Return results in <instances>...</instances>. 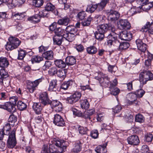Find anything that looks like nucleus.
<instances>
[{
    "mask_svg": "<svg viewBox=\"0 0 153 153\" xmlns=\"http://www.w3.org/2000/svg\"><path fill=\"white\" fill-rule=\"evenodd\" d=\"M65 145L64 140L53 138L49 143V150L50 153H62L66 150L67 146Z\"/></svg>",
    "mask_w": 153,
    "mask_h": 153,
    "instance_id": "f257e3e1",
    "label": "nucleus"
},
{
    "mask_svg": "<svg viewBox=\"0 0 153 153\" xmlns=\"http://www.w3.org/2000/svg\"><path fill=\"white\" fill-rule=\"evenodd\" d=\"M20 43L21 41L18 38L13 36L10 37L6 45V48L8 51L12 50L17 48Z\"/></svg>",
    "mask_w": 153,
    "mask_h": 153,
    "instance_id": "f03ea898",
    "label": "nucleus"
},
{
    "mask_svg": "<svg viewBox=\"0 0 153 153\" xmlns=\"http://www.w3.org/2000/svg\"><path fill=\"white\" fill-rule=\"evenodd\" d=\"M153 79V74L151 72L144 71L141 72L139 75V80L141 84L143 85L147 81Z\"/></svg>",
    "mask_w": 153,
    "mask_h": 153,
    "instance_id": "7ed1b4c3",
    "label": "nucleus"
},
{
    "mask_svg": "<svg viewBox=\"0 0 153 153\" xmlns=\"http://www.w3.org/2000/svg\"><path fill=\"white\" fill-rule=\"evenodd\" d=\"M7 144L8 147L10 148H13L16 146V141L15 129H14L10 134L7 140Z\"/></svg>",
    "mask_w": 153,
    "mask_h": 153,
    "instance_id": "20e7f679",
    "label": "nucleus"
},
{
    "mask_svg": "<svg viewBox=\"0 0 153 153\" xmlns=\"http://www.w3.org/2000/svg\"><path fill=\"white\" fill-rule=\"evenodd\" d=\"M42 78L37 79L33 82L30 81H27V88L29 90L30 93H32L35 90L36 88L37 87L39 83L42 82Z\"/></svg>",
    "mask_w": 153,
    "mask_h": 153,
    "instance_id": "39448f33",
    "label": "nucleus"
},
{
    "mask_svg": "<svg viewBox=\"0 0 153 153\" xmlns=\"http://www.w3.org/2000/svg\"><path fill=\"white\" fill-rule=\"evenodd\" d=\"M99 76L97 79L102 87H106L109 86V79L107 76H102V73L101 72H98Z\"/></svg>",
    "mask_w": 153,
    "mask_h": 153,
    "instance_id": "423d86ee",
    "label": "nucleus"
},
{
    "mask_svg": "<svg viewBox=\"0 0 153 153\" xmlns=\"http://www.w3.org/2000/svg\"><path fill=\"white\" fill-rule=\"evenodd\" d=\"M39 100L40 103L44 106L50 104L51 102V101L48 97V94L45 92L40 93Z\"/></svg>",
    "mask_w": 153,
    "mask_h": 153,
    "instance_id": "0eeeda50",
    "label": "nucleus"
},
{
    "mask_svg": "<svg viewBox=\"0 0 153 153\" xmlns=\"http://www.w3.org/2000/svg\"><path fill=\"white\" fill-rule=\"evenodd\" d=\"M113 29V26L111 25H101L97 27V32L104 34L108 30H112Z\"/></svg>",
    "mask_w": 153,
    "mask_h": 153,
    "instance_id": "6e6552de",
    "label": "nucleus"
},
{
    "mask_svg": "<svg viewBox=\"0 0 153 153\" xmlns=\"http://www.w3.org/2000/svg\"><path fill=\"white\" fill-rule=\"evenodd\" d=\"M107 14L108 19L111 21H115L120 17V14L119 13L114 10H111Z\"/></svg>",
    "mask_w": 153,
    "mask_h": 153,
    "instance_id": "1a4fd4ad",
    "label": "nucleus"
},
{
    "mask_svg": "<svg viewBox=\"0 0 153 153\" xmlns=\"http://www.w3.org/2000/svg\"><path fill=\"white\" fill-rule=\"evenodd\" d=\"M53 123L58 126H63L65 125L64 120L59 114H56L54 115Z\"/></svg>",
    "mask_w": 153,
    "mask_h": 153,
    "instance_id": "9d476101",
    "label": "nucleus"
},
{
    "mask_svg": "<svg viewBox=\"0 0 153 153\" xmlns=\"http://www.w3.org/2000/svg\"><path fill=\"white\" fill-rule=\"evenodd\" d=\"M118 26L120 29H128L131 27L130 23L126 19L120 20L118 23Z\"/></svg>",
    "mask_w": 153,
    "mask_h": 153,
    "instance_id": "9b49d317",
    "label": "nucleus"
},
{
    "mask_svg": "<svg viewBox=\"0 0 153 153\" xmlns=\"http://www.w3.org/2000/svg\"><path fill=\"white\" fill-rule=\"evenodd\" d=\"M141 31L142 32H146L148 31L149 33L153 34V21L150 23L147 22L146 25L141 28Z\"/></svg>",
    "mask_w": 153,
    "mask_h": 153,
    "instance_id": "f8f14e48",
    "label": "nucleus"
},
{
    "mask_svg": "<svg viewBox=\"0 0 153 153\" xmlns=\"http://www.w3.org/2000/svg\"><path fill=\"white\" fill-rule=\"evenodd\" d=\"M127 141L128 144L133 146L137 145L140 143L139 138L136 135H131L128 137Z\"/></svg>",
    "mask_w": 153,
    "mask_h": 153,
    "instance_id": "ddd939ff",
    "label": "nucleus"
},
{
    "mask_svg": "<svg viewBox=\"0 0 153 153\" xmlns=\"http://www.w3.org/2000/svg\"><path fill=\"white\" fill-rule=\"evenodd\" d=\"M15 106L10 102H7L3 105H0V108H3L11 113L15 112L16 108Z\"/></svg>",
    "mask_w": 153,
    "mask_h": 153,
    "instance_id": "4468645a",
    "label": "nucleus"
},
{
    "mask_svg": "<svg viewBox=\"0 0 153 153\" xmlns=\"http://www.w3.org/2000/svg\"><path fill=\"white\" fill-rule=\"evenodd\" d=\"M120 37L122 40H130L132 38V34L126 31H122L120 33Z\"/></svg>",
    "mask_w": 153,
    "mask_h": 153,
    "instance_id": "2eb2a0df",
    "label": "nucleus"
},
{
    "mask_svg": "<svg viewBox=\"0 0 153 153\" xmlns=\"http://www.w3.org/2000/svg\"><path fill=\"white\" fill-rule=\"evenodd\" d=\"M53 109L57 112H59L62 110V106L61 103L57 100L51 101V103Z\"/></svg>",
    "mask_w": 153,
    "mask_h": 153,
    "instance_id": "dca6fc26",
    "label": "nucleus"
},
{
    "mask_svg": "<svg viewBox=\"0 0 153 153\" xmlns=\"http://www.w3.org/2000/svg\"><path fill=\"white\" fill-rule=\"evenodd\" d=\"M138 49L142 52H145L146 50V45L143 43L139 39H137L136 41Z\"/></svg>",
    "mask_w": 153,
    "mask_h": 153,
    "instance_id": "f3484780",
    "label": "nucleus"
},
{
    "mask_svg": "<svg viewBox=\"0 0 153 153\" xmlns=\"http://www.w3.org/2000/svg\"><path fill=\"white\" fill-rule=\"evenodd\" d=\"M41 103H34L33 105V108L36 113L37 114H40L43 107V106L41 105Z\"/></svg>",
    "mask_w": 153,
    "mask_h": 153,
    "instance_id": "a211bd4d",
    "label": "nucleus"
},
{
    "mask_svg": "<svg viewBox=\"0 0 153 153\" xmlns=\"http://www.w3.org/2000/svg\"><path fill=\"white\" fill-rule=\"evenodd\" d=\"M65 61L66 65H73L76 62L75 57L72 56H69L66 57Z\"/></svg>",
    "mask_w": 153,
    "mask_h": 153,
    "instance_id": "6ab92c4d",
    "label": "nucleus"
},
{
    "mask_svg": "<svg viewBox=\"0 0 153 153\" xmlns=\"http://www.w3.org/2000/svg\"><path fill=\"white\" fill-rule=\"evenodd\" d=\"M76 34L66 33L63 34V37L69 42H72L74 40Z\"/></svg>",
    "mask_w": 153,
    "mask_h": 153,
    "instance_id": "aec40b11",
    "label": "nucleus"
},
{
    "mask_svg": "<svg viewBox=\"0 0 153 153\" xmlns=\"http://www.w3.org/2000/svg\"><path fill=\"white\" fill-rule=\"evenodd\" d=\"M82 142L80 141H78L74 144V147L72 149V152L74 153L79 152L81 149Z\"/></svg>",
    "mask_w": 153,
    "mask_h": 153,
    "instance_id": "412c9836",
    "label": "nucleus"
},
{
    "mask_svg": "<svg viewBox=\"0 0 153 153\" xmlns=\"http://www.w3.org/2000/svg\"><path fill=\"white\" fill-rule=\"evenodd\" d=\"M9 65L8 60L6 57L0 58V67L3 68H6Z\"/></svg>",
    "mask_w": 153,
    "mask_h": 153,
    "instance_id": "4be33fe9",
    "label": "nucleus"
},
{
    "mask_svg": "<svg viewBox=\"0 0 153 153\" xmlns=\"http://www.w3.org/2000/svg\"><path fill=\"white\" fill-rule=\"evenodd\" d=\"M43 57L45 59L51 60L53 57V53L52 51H49L43 53Z\"/></svg>",
    "mask_w": 153,
    "mask_h": 153,
    "instance_id": "5701e85b",
    "label": "nucleus"
},
{
    "mask_svg": "<svg viewBox=\"0 0 153 153\" xmlns=\"http://www.w3.org/2000/svg\"><path fill=\"white\" fill-rule=\"evenodd\" d=\"M0 75L1 76L0 78V82L2 84L4 81V79L8 76V73L4 69H2L0 71Z\"/></svg>",
    "mask_w": 153,
    "mask_h": 153,
    "instance_id": "b1692460",
    "label": "nucleus"
},
{
    "mask_svg": "<svg viewBox=\"0 0 153 153\" xmlns=\"http://www.w3.org/2000/svg\"><path fill=\"white\" fill-rule=\"evenodd\" d=\"M54 63L56 66L59 68H65L66 65V63L61 59L56 60Z\"/></svg>",
    "mask_w": 153,
    "mask_h": 153,
    "instance_id": "393cba45",
    "label": "nucleus"
},
{
    "mask_svg": "<svg viewBox=\"0 0 153 153\" xmlns=\"http://www.w3.org/2000/svg\"><path fill=\"white\" fill-rule=\"evenodd\" d=\"M57 80L56 79H53L50 82L48 90L50 91H55L57 86Z\"/></svg>",
    "mask_w": 153,
    "mask_h": 153,
    "instance_id": "a878e982",
    "label": "nucleus"
},
{
    "mask_svg": "<svg viewBox=\"0 0 153 153\" xmlns=\"http://www.w3.org/2000/svg\"><path fill=\"white\" fill-rule=\"evenodd\" d=\"M77 30L74 26H68L67 27L65 31L67 33L76 34Z\"/></svg>",
    "mask_w": 153,
    "mask_h": 153,
    "instance_id": "bb28decb",
    "label": "nucleus"
},
{
    "mask_svg": "<svg viewBox=\"0 0 153 153\" xmlns=\"http://www.w3.org/2000/svg\"><path fill=\"white\" fill-rule=\"evenodd\" d=\"M80 103L81 107L82 109H87L89 107V104L87 99L81 100Z\"/></svg>",
    "mask_w": 153,
    "mask_h": 153,
    "instance_id": "cd10ccee",
    "label": "nucleus"
},
{
    "mask_svg": "<svg viewBox=\"0 0 153 153\" xmlns=\"http://www.w3.org/2000/svg\"><path fill=\"white\" fill-rule=\"evenodd\" d=\"M62 36L55 35L53 38L54 44L58 45H61L62 42Z\"/></svg>",
    "mask_w": 153,
    "mask_h": 153,
    "instance_id": "c85d7f7f",
    "label": "nucleus"
},
{
    "mask_svg": "<svg viewBox=\"0 0 153 153\" xmlns=\"http://www.w3.org/2000/svg\"><path fill=\"white\" fill-rule=\"evenodd\" d=\"M108 45L109 46H113L118 47L120 45V42L118 40H112L108 39L107 41Z\"/></svg>",
    "mask_w": 153,
    "mask_h": 153,
    "instance_id": "c756f323",
    "label": "nucleus"
},
{
    "mask_svg": "<svg viewBox=\"0 0 153 153\" xmlns=\"http://www.w3.org/2000/svg\"><path fill=\"white\" fill-rule=\"evenodd\" d=\"M113 86H109L111 93V94L114 95H117L119 94L120 90L118 88L113 87Z\"/></svg>",
    "mask_w": 153,
    "mask_h": 153,
    "instance_id": "7c9ffc66",
    "label": "nucleus"
},
{
    "mask_svg": "<svg viewBox=\"0 0 153 153\" xmlns=\"http://www.w3.org/2000/svg\"><path fill=\"white\" fill-rule=\"evenodd\" d=\"M113 28L114 29L112 31H113L114 29V28L113 27ZM117 34H116L115 32L112 31L110 33H109L108 35L107 38L108 39H110L111 40H117Z\"/></svg>",
    "mask_w": 153,
    "mask_h": 153,
    "instance_id": "2f4dec72",
    "label": "nucleus"
},
{
    "mask_svg": "<svg viewBox=\"0 0 153 153\" xmlns=\"http://www.w3.org/2000/svg\"><path fill=\"white\" fill-rule=\"evenodd\" d=\"M69 22V19L68 17H66L59 20L58 23L59 25H67L68 24Z\"/></svg>",
    "mask_w": 153,
    "mask_h": 153,
    "instance_id": "473e14b6",
    "label": "nucleus"
},
{
    "mask_svg": "<svg viewBox=\"0 0 153 153\" xmlns=\"http://www.w3.org/2000/svg\"><path fill=\"white\" fill-rule=\"evenodd\" d=\"M72 84L73 82L72 81H69L67 82H64L62 84L61 86V88L65 90H66Z\"/></svg>",
    "mask_w": 153,
    "mask_h": 153,
    "instance_id": "72a5a7b5",
    "label": "nucleus"
},
{
    "mask_svg": "<svg viewBox=\"0 0 153 153\" xmlns=\"http://www.w3.org/2000/svg\"><path fill=\"white\" fill-rule=\"evenodd\" d=\"M17 106L18 108L21 111L24 110L27 107V105L25 103L21 101H19L18 102Z\"/></svg>",
    "mask_w": 153,
    "mask_h": 153,
    "instance_id": "f704fd0d",
    "label": "nucleus"
},
{
    "mask_svg": "<svg viewBox=\"0 0 153 153\" xmlns=\"http://www.w3.org/2000/svg\"><path fill=\"white\" fill-rule=\"evenodd\" d=\"M32 3L35 7H39L43 5L44 1L43 0H33Z\"/></svg>",
    "mask_w": 153,
    "mask_h": 153,
    "instance_id": "c9c22d12",
    "label": "nucleus"
},
{
    "mask_svg": "<svg viewBox=\"0 0 153 153\" xmlns=\"http://www.w3.org/2000/svg\"><path fill=\"white\" fill-rule=\"evenodd\" d=\"M17 118L14 115H11L8 119V121L11 126H14L15 123L16 122Z\"/></svg>",
    "mask_w": 153,
    "mask_h": 153,
    "instance_id": "e433bc0d",
    "label": "nucleus"
},
{
    "mask_svg": "<svg viewBox=\"0 0 153 153\" xmlns=\"http://www.w3.org/2000/svg\"><path fill=\"white\" fill-rule=\"evenodd\" d=\"M106 149L105 146H99L96 148V152L97 153H105Z\"/></svg>",
    "mask_w": 153,
    "mask_h": 153,
    "instance_id": "4c0bfd02",
    "label": "nucleus"
},
{
    "mask_svg": "<svg viewBox=\"0 0 153 153\" xmlns=\"http://www.w3.org/2000/svg\"><path fill=\"white\" fill-rule=\"evenodd\" d=\"M55 8V6L51 3H48L45 6V9L48 12L52 11Z\"/></svg>",
    "mask_w": 153,
    "mask_h": 153,
    "instance_id": "58836bf2",
    "label": "nucleus"
},
{
    "mask_svg": "<svg viewBox=\"0 0 153 153\" xmlns=\"http://www.w3.org/2000/svg\"><path fill=\"white\" fill-rule=\"evenodd\" d=\"M130 45L128 42L120 43V45L118 47H119V49L121 50L126 49Z\"/></svg>",
    "mask_w": 153,
    "mask_h": 153,
    "instance_id": "ea45409f",
    "label": "nucleus"
},
{
    "mask_svg": "<svg viewBox=\"0 0 153 153\" xmlns=\"http://www.w3.org/2000/svg\"><path fill=\"white\" fill-rule=\"evenodd\" d=\"M10 125H11L10 124L7 123L2 129L4 132L5 131L6 135H8L10 134L9 131L11 129Z\"/></svg>",
    "mask_w": 153,
    "mask_h": 153,
    "instance_id": "a19ab883",
    "label": "nucleus"
},
{
    "mask_svg": "<svg viewBox=\"0 0 153 153\" xmlns=\"http://www.w3.org/2000/svg\"><path fill=\"white\" fill-rule=\"evenodd\" d=\"M65 32V30L64 29H62L61 27H57L56 29L55 33L56 35L63 36V33Z\"/></svg>",
    "mask_w": 153,
    "mask_h": 153,
    "instance_id": "79ce46f5",
    "label": "nucleus"
},
{
    "mask_svg": "<svg viewBox=\"0 0 153 153\" xmlns=\"http://www.w3.org/2000/svg\"><path fill=\"white\" fill-rule=\"evenodd\" d=\"M135 121L139 123H143L144 121V118L141 114H138L136 115Z\"/></svg>",
    "mask_w": 153,
    "mask_h": 153,
    "instance_id": "37998d69",
    "label": "nucleus"
},
{
    "mask_svg": "<svg viewBox=\"0 0 153 153\" xmlns=\"http://www.w3.org/2000/svg\"><path fill=\"white\" fill-rule=\"evenodd\" d=\"M57 76L62 79H64L66 76V73L64 70H59L56 74Z\"/></svg>",
    "mask_w": 153,
    "mask_h": 153,
    "instance_id": "c03bdc74",
    "label": "nucleus"
},
{
    "mask_svg": "<svg viewBox=\"0 0 153 153\" xmlns=\"http://www.w3.org/2000/svg\"><path fill=\"white\" fill-rule=\"evenodd\" d=\"M153 6V2H151L150 3H146V4H144L143 5L141 6V8L143 9H145V10H149Z\"/></svg>",
    "mask_w": 153,
    "mask_h": 153,
    "instance_id": "a18cd8bd",
    "label": "nucleus"
},
{
    "mask_svg": "<svg viewBox=\"0 0 153 153\" xmlns=\"http://www.w3.org/2000/svg\"><path fill=\"white\" fill-rule=\"evenodd\" d=\"M78 130L79 134H87L88 129L87 128L84 127L82 126H79L78 127Z\"/></svg>",
    "mask_w": 153,
    "mask_h": 153,
    "instance_id": "49530a36",
    "label": "nucleus"
},
{
    "mask_svg": "<svg viewBox=\"0 0 153 153\" xmlns=\"http://www.w3.org/2000/svg\"><path fill=\"white\" fill-rule=\"evenodd\" d=\"M87 15L85 11H81L79 12L77 15V18L79 20H82L84 19Z\"/></svg>",
    "mask_w": 153,
    "mask_h": 153,
    "instance_id": "de8ad7c7",
    "label": "nucleus"
},
{
    "mask_svg": "<svg viewBox=\"0 0 153 153\" xmlns=\"http://www.w3.org/2000/svg\"><path fill=\"white\" fill-rule=\"evenodd\" d=\"M59 1L62 5V7H63L65 10H66L69 8V6L67 4V0H59Z\"/></svg>",
    "mask_w": 153,
    "mask_h": 153,
    "instance_id": "09e8293b",
    "label": "nucleus"
},
{
    "mask_svg": "<svg viewBox=\"0 0 153 153\" xmlns=\"http://www.w3.org/2000/svg\"><path fill=\"white\" fill-rule=\"evenodd\" d=\"M48 12L45 9L40 11L39 13V16L42 17H48Z\"/></svg>",
    "mask_w": 153,
    "mask_h": 153,
    "instance_id": "8fccbe9b",
    "label": "nucleus"
},
{
    "mask_svg": "<svg viewBox=\"0 0 153 153\" xmlns=\"http://www.w3.org/2000/svg\"><path fill=\"white\" fill-rule=\"evenodd\" d=\"M13 17H15L18 20H21L23 19L25 16V15L23 13H17L14 14H13Z\"/></svg>",
    "mask_w": 153,
    "mask_h": 153,
    "instance_id": "3c124183",
    "label": "nucleus"
},
{
    "mask_svg": "<svg viewBox=\"0 0 153 153\" xmlns=\"http://www.w3.org/2000/svg\"><path fill=\"white\" fill-rule=\"evenodd\" d=\"M125 119L126 121L129 123L133 122L134 118L133 116L131 114L127 113L125 115Z\"/></svg>",
    "mask_w": 153,
    "mask_h": 153,
    "instance_id": "603ef678",
    "label": "nucleus"
},
{
    "mask_svg": "<svg viewBox=\"0 0 153 153\" xmlns=\"http://www.w3.org/2000/svg\"><path fill=\"white\" fill-rule=\"evenodd\" d=\"M26 52L25 51L21 50L19 51L18 57V59H22L26 55Z\"/></svg>",
    "mask_w": 153,
    "mask_h": 153,
    "instance_id": "864d4df0",
    "label": "nucleus"
},
{
    "mask_svg": "<svg viewBox=\"0 0 153 153\" xmlns=\"http://www.w3.org/2000/svg\"><path fill=\"white\" fill-rule=\"evenodd\" d=\"M87 51L88 53L89 54H94L96 53V48L94 46H91L87 48Z\"/></svg>",
    "mask_w": 153,
    "mask_h": 153,
    "instance_id": "5fc2aeb1",
    "label": "nucleus"
},
{
    "mask_svg": "<svg viewBox=\"0 0 153 153\" xmlns=\"http://www.w3.org/2000/svg\"><path fill=\"white\" fill-rule=\"evenodd\" d=\"M135 93L137 97L139 98L142 97L145 93V91L142 89H140L137 90L135 91Z\"/></svg>",
    "mask_w": 153,
    "mask_h": 153,
    "instance_id": "6e6d98bb",
    "label": "nucleus"
},
{
    "mask_svg": "<svg viewBox=\"0 0 153 153\" xmlns=\"http://www.w3.org/2000/svg\"><path fill=\"white\" fill-rule=\"evenodd\" d=\"M58 71L56 68L53 67L49 69L48 71V73L51 75H54L57 74Z\"/></svg>",
    "mask_w": 153,
    "mask_h": 153,
    "instance_id": "4d7b16f0",
    "label": "nucleus"
},
{
    "mask_svg": "<svg viewBox=\"0 0 153 153\" xmlns=\"http://www.w3.org/2000/svg\"><path fill=\"white\" fill-rule=\"evenodd\" d=\"M153 138V135L150 133L147 134L145 136V140L148 142L152 141Z\"/></svg>",
    "mask_w": 153,
    "mask_h": 153,
    "instance_id": "13d9d810",
    "label": "nucleus"
},
{
    "mask_svg": "<svg viewBox=\"0 0 153 153\" xmlns=\"http://www.w3.org/2000/svg\"><path fill=\"white\" fill-rule=\"evenodd\" d=\"M92 19V18L90 16L88 18L86 21L82 22V25L84 26H88L90 25Z\"/></svg>",
    "mask_w": 153,
    "mask_h": 153,
    "instance_id": "bf43d9fd",
    "label": "nucleus"
},
{
    "mask_svg": "<svg viewBox=\"0 0 153 153\" xmlns=\"http://www.w3.org/2000/svg\"><path fill=\"white\" fill-rule=\"evenodd\" d=\"M73 97L74 98L75 101H77L81 97V94L79 92H76L73 95H72Z\"/></svg>",
    "mask_w": 153,
    "mask_h": 153,
    "instance_id": "052dcab7",
    "label": "nucleus"
},
{
    "mask_svg": "<svg viewBox=\"0 0 153 153\" xmlns=\"http://www.w3.org/2000/svg\"><path fill=\"white\" fill-rule=\"evenodd\" d=\"M104 38V33L96 32V39L100 41L103 40Z\"/></svg>",
    "mask_w": 153,
    "mask_h": 153,
    "instance_id": "680f3d73",
    "label": "nucleus"
},
{
    "mask_svg": "<svg viewBox=\"0 0 153 153\" xmlns=\"http://www.w3.org/2000/svg\"><path fill=\"white\" fill-rule=\"evenodd\" d=\"M39 16H32L28 18V20L32 21L34 23H36L39 21Z\"/></svg>",
    "mask_w": 153,
    "mask_h": 153,
    "instance_id": "e2e57ef3",
    "label": "nucleus"
},
{
    "mask_svg": "<svg viewBox=\"0 0 153 153\" xmlns=\"http://www.w3.org/2000/svg\"><path fill=\"white\" fill-rule=\"evenodd\" d=\"M10 103H11L14 106H16V102L18 101V98L17 97H12L10 98Z\"/></svg>",
    "mask_w": 153,
    "mask_h": 153,
    "instance_id": "0e129e2a",
    "label": "nucleus"
},
{
    "mask_svg": "<svg viewBox=\"0 0 153 153\" xmlns=\"http://www.w3.org/2000/svg\"><path fill=\"white\" fill-rule=\"evenodd\" d=\"M43 57L38 56H33L32 58V61L36 62H39L43 60Z\"/></svg>",
    "mask_w": 153,
    "mask_h": 153,
    "instance_id": "69168bd1",
    "label": "nucleus"
},
{
    "mask_svg": "<svg viewBox=\"0 0 153 153\" xmlns=\"http://www.w3.org/2000/svg\"><path fill=\"white\" fill-rule=\"evenodd\" d=\"M51 62L48 61H46L45 62L44 65L42 67V69L44 70H46L48 69L51 65Z\"/></svg>",
    "mask_w": 153,
    "mask_h": 153,
    "instance_id": "338daca9",
    "label": "nucleus"
},
{
    "mask_svg": "<svg viewBox=\"0 0 153 153\" xmlns=\"http://www.w3.org/2000/svg\"><path fill=\"white\" fill-rule=\"evenodd\" d=\"M96 10V8L95 5H90L88 6L86 10L91 13L94 12Z\"/></svg>",
    "mask_w": 153,
    "mask_h": 153,
    "instance_id": "774afa93",
    "label": "nucleus"
}]
</instances>
